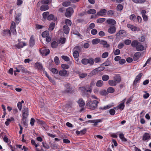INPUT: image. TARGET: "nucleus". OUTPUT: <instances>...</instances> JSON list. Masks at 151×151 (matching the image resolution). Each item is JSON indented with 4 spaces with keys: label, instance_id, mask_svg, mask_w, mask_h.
Instances as JSON below:
<instances>
[{
    "label": "nucleus",
    "instance_id": "1",
    "mask_svg": "<svg viewBox=\"0 0 151 151\" xmlns=\"http://www.w3.org/2000/svg\"><path fill=\"white\" fill-rule=\"evenodd\" d=\"M99 102L96 100H94L93 101L90 100L88 101L86 104L87 108L92 110L95 109L97 107V104Z\"/></svg>",
    "mask_w": 151,
    "mask_h": 151
},
{
    "label": "nucleus",
    "instance_id": "2",
    "mask_svg": "<svg viewBox=\"0 0 151 151\" xmlns=\"http://www.w3.org/2000/svg\"><path fill=\"white\" fill-rule=\"evenodd\" d=\"M71 84L69 83H66L64 85L65 88V90L64 91V92L67 93L71 94L74 93L75 91L73 88L71 87Z\"/></svg>",
    "mask_w": 151,
    "mask_h": 151
},
{
    "label": "nucleus",
    "instance_id": "3",
    "mask_svg": "<svg viewBox=\"0 0 151 151\" xmlns=\"http://www.w3.org/2000/svg\"><path fill=\"white\" fill-rule=\"evenodd\" d=\"M28 115V112H22V120L23 122V124L25 126H27L28 125L27 122Z\"/></svg>",
    "mask_w": 151,
    "mask_h": 151
},
{
    "label": "nucleus",
    "instance_id": "4",
    "mask_svg": "<svg viewBox=\"0 0 151 151\" xmlns=\"http://www.w3.org/2000/svg\"><path fill=\"white\" fill-rule=\"evenodd\" d=\"M66 12L65 13V16L68 18L71 16L72 14L73 13V9L71 7H69L66 9Z\"/></svg>",
    "mask_w": 151,
    "mask_h": 151
},
{
    "label": "nucleus",
    "instance_id": "5",
    "mask_svg": "<svg viewBox=\"0 0 151 151\" xmlns=\"http://www.w3.org/2000/svg\"><path fill=\"white\" fill-rule=\"evenodd\" d=\"M106 12L107 10L106 9H101L99 12H97L96 14V15L98 16L105 15Z\"/></svg>",
    "mask_w": 151,
    "mask_h": 151
},
{
    "label": "nucleus",
    "instance_id": "6",
    "mask_svg": "<svg viewBox=\"0 0 151 151\" xmlns=\"http://www.w3.org/2000/svg\"><path fill=\"white\" fill-rule=\"evenodd\" d=\"M35 43V40L33 35L31 36L30 38L29 44L30 47H33Z\"/></svg>",
    "mask_w": 151,
    "mask_h": 151
},
{
    "label": "nucleus",
    "instance_id": "7",
    "mask_svg": "<svg viewBox=\"0 0 151 151\" xmlns=\"http://www.w3.org/2000/svg\"><path fill=\"white\" fill-rule=\"evenodd\" d=\"M116 30V29L115 26H113L110 27L108 29V32L110 34L114 33Z\"/></svg>",
    "mask_w": 151,
    "mask_h": 151
},
{
    "label": "nucleus",
    "instance_id": "8",
    "mask_svg": "<svg viewBox=\"0 0 151 151\" xmlns=\"http://www.w3.org/2000/svg\"><path fill=\"white\" fill-rule=\"evenodd\" d=\"M125 99H124L122 101V102L120 104H119V105L116 108H117V109H119L121 110H122L124 109V107L125 106L124 103Z\"/></svg>",
    "mask_w": 151,
    "mask_h": 151
},
{
    "label": "nucleus",
    "instance_id": "9",
    "mask_svg": "<svg viewBox=\"0 0 151 151\" xmlns=\"http://www.w3.org/2000/svg\"><path fill=\"white\" fill-rule=\"evenodd\" d=\"M141 55V54L140 52H137L135 53L133 56V60L134 61L137 60L140 58Z\"/></svg>",
    "mask_w": 151,
    "mask_h": 151
},
{
    "label": "nucleus",
    "instance_id": "10",
    "mask_svg": "<svg viewBox=\"0 0 151 151\" xmlns=\"http://www.w3.org/2000/svg\"><path fill=\"white\" fill-rule=\"evenodd\" d=\"M35 66L36 69L38 70H42L43 66L40 63L37 62L35 64Z\"/></svg>",
    "mask_w": 151,
    "mask_h": 151
},
{
    "label": "nucleus",
    "instance_id": "11",
    "mask_svg": "<svg viewBox=\"0 0 151 151\" xmlns=\"http://www.w3.org/2000/svg\"><path fill=\"white\" fill-rule=\"evenodd\" d=\"M49 6L47 5L44 4L41 6L40 10L42 11H45L49 9Z\"/></svg>",
    "mask_w": 151,
    "mask_h": 151
},
{
    "label": "nucleus",
    "instance_id": "12",
    "mask_svg": "<svg viewBox=\"0 0 151 151\" xmlns=\"http://www.w3.org/2000/svg\"><path fill=\"white\" fill-rule=\"evenodd\" d=\"M63 29L65 34H68L69 33L70 29L67 25H64L63 27Z\"/></svg>",
    "mask_w": 151,
    "mask_h": 151
},
{
    "label": "nucleus",
    "instance_id": "13",
    "mask_svg": "<svg viewBox=\"0 0 151 151\" xmlns=\"http://www.w3.org/2000/svg\"><path fill=\"white\" fill-rule=\"evenodd\" d=\"M79 105L80 107H83L85 105V102L82 99H79L78 101Z\"/></svg>",
    "mask_w": 151,
    "mask_h": 151
},
{
    "label": "nucleus",
    "instance_id": "14",
    "mask_svg": "<svg viewBox=\"0 0 151 151\" xmlns=\"http://www.w3.org/2000/svg\"><path fill=\"white\" fill-rule=\"evenodd\" d=\"M114 80L116 83H119L121 81V76L119 75H117L114 77Z\"/></svg>",
    "mask_w": 151,
    "mask_h": 151
},
{
    "label": "nucleus",
    "instance_id": "15",
    "mask_svg": "<svg viewBox=\"0 0 151 151\" xmlns=\"http://www.w3.org/2000/svg\"><path fill=\"white\" fill-rule=\"evenodd\" d=\"M149 134L147 133H145L143 135L142 138V140L143 141H145L146 140L150 138Z\"/></svg>",
    "mask_w": 151,
    "mask_h": 151
},
{
    "label": "nucleus",
    "instance_id": "16",
    "mask_svg": "<svg viewBox=\"0 0 151 151\" xmlns=\"http://www.w3.org/2000/svg\"><path fill=\"white\" fill-rule=\"evenodd\" d=\"M59 73L60 76H65L67 73V71L65 69H63L60 70Z\"/></svg>",
    "mask_w": 151,
    "mask_h": 151
},
{
    "label": "nucleus",
    "instance_id": "17",
    "mask_svg": "<svg viewBox=\"0 0 151 151\" xmlns=\"http://www.w3.org/2000/svg\"><path fill=\"white\" fill-rule=\"evenodd\" d=\"M98 71L97 70V69L96 68L93 70L89 74L88 76L90 77L98 73Z\"/></svg>",
    "mask_w": 151,
    "mask_h": 151
},
{
    "label": "nucleus",
    "instance_id": "18",
    "mask_svg": "<svg viewBox=\"0 0 151 151\" xmlns=\"http://www.w3.org/2000/svg\"><path fill=\"white\" fill-rule=\"evenodd\" d=\"M127 27L131 29V30L133 31H134L137 30V27L134 26L131 24H128L127 25Z\"/></svg>",
    "mask_w": 151,
    "mask_h": 151
},
{
    "label": "nucleus",
    "instance_id": "19",
    "mask_svg": "<svg viewBox=\"0 0 151 151\" xmlns=\"http://www.w3.org/2000/svg\"><path fill=\"white\" fill-rule=\"evenodd\" d=\"M36 122L37 123L41 124L44 128H45V126L46 124L44 121L40 119H37L36 120Z\"/></svg>",
    "mask_w": 151,
    "mask_h": 151
},
{
    "label": "nucleus",
    "instance_id": "20",
    "mask_svg": "<svg viewBox=\"0 0 151 151\" xmlns=\"http://www.w3.org/2000/svg\"><path fill=\"white\" fill-rule=\"evenodd\" d=\"M49 143L50 144V147L52 149H57L58 148V145L55 144V142H53L52 143H51V142H49Z\"/></svg>",
    "mask_w": 151,
    "mask_h": 151
},
{
    "label": "nucleus",
    "instance_id": "21",
    "mask_svg": "<svg viewBox=\"0 0 151 151\" xmlns=\"http://www.w3.org/2000/svg\"><path fill=\"white\" fill-rule=\"evenodd\" d=\"M106 22L108 24H111L112 25H114L116 23V21L113 19H108L107 20Z\"/></svg>",
    "mask_w": 151,
    "mask_h": 151
},
{
    "label": "nucleus",
    "instance_id": "22",
    "mask_svg": "<svg viewBox=\"0 0 151 151\" xmlns=\"http://www.w3.org/2000/svg\"><path fill=\"white\" fill-rule=\"evenodd\" d=\"M136 49L137 51H142L144 50V47L142 45H138Z\"/></svg>",
    "mask_w": 151,
    "mask_h": 151
},
{
    "label": "nucleus",
    "instance_id": "23",
    "mask_svg": "<svg viewBox=\"0 0 151 151\" xmlns=\"http://www.w3.org/2000/svg\"><path fill=\"white\" fill-rule=\"evenodd\" d=\"M100 44H102L105 45V47L106 48H108L109 46V45L107 44V42L105 40H100Z\"/></svg>",
    "mask_w": 151,
    "mask_h": 151
},
{
    "label": "nucleus",
    "instance_id": "24",
    "mask_svg": "<svg viewBox=\"0 0 151 151\" xmlns=\"http://www.w3.org/2000/svg\"><path fill=\"white\" fill-rule=\"evenodd\" d=\"M104 84L103 82L101 80H99L96 83V85L98 87H101Z\"/></svg>",
    "mask_w": 151,
    "mask_h": 151
},
{
    "label": "nucleus",
    "instance_id": "25",
    "mask_svg": "<svg viewBox=\"0 0 151 151\" xmlns=\"http://www.w3.org/2000/svg\"><path fill=\"white\" fill-rule=\"evenodd\" d=\"M109 84L111 86H115L116 85V81L113 80H109L108 81Z\"/></svg>",
    "mask_w": 151,
    "mask_h": 151
},
{
    "label": "nucleus",
    "instance_id": "26",
    "mask_svg": "<svg viewBox=\"0 0 151 151\" xmlns=\"http://www.w3.org/2000/svg\"><path fill=\"white\" fill-rule=\"evenodd\" d=\"M139 44V42L137 40H134L131 43V45L133 47H137Z\"/></svg>",
    "mask_w": 151,
    "mask_h": 151
},
{
    "label": "nucleus",
    "instance_id": "27",
    "mask_svg": "<svg viewBox=\"0 0 151 151\" xmlns=\"http://www.w3.org/2000/svg\"><path fill=\"white\" fill-rule=\"evenodd\" d=\"M55 24L54 22H52L49 25V30L50 31H51L55 27Z\"/></svg>",
    "mask_w": 151,
    "mask_h": 151
},
{
    "label": "nucleus",
    "instance_id": "28",
    "mask_svg": "<svg viewBox=\"0 0 151 151\" xmlns=\"http://www.w3.org/2000/svg\"><path fill=\"white\" fill-rule=\"evenodd\" d=\"M100 39L99 38L95 39L92 40V42L93 45H96L100 43Z\"/></svg>",
    "mask_w": 151,
    "mask_h": 151
},
{
    "label": "nucleus",
    "instance_id": "29",
    "mask_svg": "<svg viewBox=\"0 0 151 151\" xmlns=\"http://www.w3.org/2000/svg\"><path fill=\"white\" fill-rule=\"evenodd\" d=\"M49 35V32L48 31H45L42 32V36L43 37H46Z\"/></svg>",
    "mask_w": 151,
    "mask_h": 151
},
{
    "label": "nucleus",
    "instance_id": "30",
    "mask_svg": "<svg viewBox=\"0 0 151 151\" xmlns=\"http://www.w3.org/2000/svg\"><path fill=\"white\" fill-rule=\"evenodd\" d=\"M89 60L88 59L83 58L81 60V63L84 65H87L88 63Z\"/></svg>",
    "mask_w": 151,
    "mask_h": 151
},
{
    "label": "nucleus",
    "instance_id": "31",
    "mask_svg": "<svg viewBox=\"0 0 151 151\" xmlns=\"http://www.w3.org/2000/svg\"><path fill=\"white\" fill-rule=\"evenodd\" d=\"M87 13L90 14H93L96 12V11L94 9H91L87 11Z\"/></svg>",
    "mask_w": 151,
    "mask_h": 151
},
{
    "label": "nucleus",
    "instance_id": "32",
    "mask_svg": "<svg viewBox=\"0 0 151 151\" xmlns=\"http://www.w3.org/2000/svg\"><path fill=\"white\" fill-rule=\"evenodd\" d=\"M123 6L121 4H119L117 6L116 9L118 11H121L123 9Z\"/></svg>",
    "mask_w": 151,
    "mask_h": 151
},
{
    "label": "nucleus",
    "instance_id": "33",
    "mask_svg": "<svg viewBox=\"0 0 151 151\" xmlns=\"http://www.w3.org/2000/svg\"><path fill=\"white\" fill-rule=\"evenodd\" d=\"M109 76L106 75H104L102 78V80L104 81H106L109 79Z\"/></svg>",
    "mask_w": 151,
    "mask_h": 151
},
{
    "label": "nucleus",
    "instance_id": "34",
    "mask_svg": "<svg viewBox=\"0 0 151 151\" xmlns=\"http://www.w3.org/2000/svg\"><path fill=\"white\" fill-rule=\"evenodd\" d=\"M108 93H112L115 91L114 89L112 87H109L108 88L107 90Z\"/></svg>",
    "mask_w": 151,
    "mask_h": 151
},
{
    "label": "nucleus",
    "instance_id": "35",
    "mask_svg": "<svg viewBox=\"0 0 151 151\" xmlns=\"http://www.w3.org/2000/svg\"><path fill=\"white\" fill-rule=\"evenodd\" d=\"M54 62L56 65H58L60 63V60L57 56H55L54 58Z\"/></svg>",
    "mask_w": 151,
    "mask_h": 151
},
{
    "label": "nucleus",
    "instance_id": "36",
    "mask_svg": "<svg viewBox=\"0 0 151 151\" xmlns=\"http://www.w3.org/2000/svg\"><path fill=\"white\" fill-rule=\"evenodd\" d=\"M51 46L53 48H56L58 46V43L56 41H54L52 42Z\"/></svg>",
    "mask_w": 151,
    "mask_h": 151
},
{
    "label": "nucleus",
    "instance_id": "37",
    "mask_svg": "<svg viewBox=\"0 0 151 151\" xmlns=\"http://www.w3.org/2000/svg\"><path fill=\"white\" fill-rule=\"evenodd\" d=\"M65 22L66 25L68 26H70L71 25L72 23L70 20L68 19H66L65 20Z\"/></svg>",
    "mask_w": 151,
    "mask_h": 151
},
{
    "label": "nucleus",
    "instance_id": "38",
    "mask_svg": "<svg viewBox=\"0 0 151 151\" xmlns=\"http://www.w3.org/2000/svg\"><path fill=\"white\" fill-rule=\"evenodd\" d=\"M73 55L75 58H77L79 56L78 52L77 50H75L73 53Z\"/></svg>",
    "mask_w": 151,
    "mask_h": 151
},
{
    "label": "nucleus",
    "instance_id": "39",
    "mask_svg": "<svg viewBox=\"0 0 151 151\" xmlns=\"http://www.w3.org/2000/svg\"><path fill=\"white\" fill-rule=\"evenodd\" d=\"M106 20L105 18H100L96 20V22L98 23H101L104 22Z\"/></svg>",
    "mask_w": 151,
    "mask_h": 151
},
{
    "label": "nucleus",
    "instance_id": "40",
    "mask_svg": "<svg viewBox=\"0 0 151 151\" xmlns=\"http://www.w3.org/2000/svg\"><path fill=\"white\" fill-rule=\"evenodd\" d=\"M61 68L64 69H67L69 68V65H68L63 64L61 65Z\"/></svg>",
    "mask_w": 151,
    "mask_h": 151
},
{
    "label": "nucleus",
    "instance_id": "41",
    "mask_svg": "<svg viewBox=\"0 0 151 151\" xmlns=\"http://www.w3.org/2000/svg\"><path fill=\"white\" fill-rule=\"evenodd\" d=\"M50 71L54 74H58V70L55 68H52L50 70Z\"/></svg>",
    "mask_w": 151,
    "mask_h": 151
},
{
    "label": "nucleus",
    "instance_id": "42",
    "mask_svg": "<svg viewBox=\"0 0 151 151\" xmlns=\"http://www.w3.org/2000/svg\"><path fill=\"white\" fill-rule=\"evenodd\" d=\"M100 94L103 96H106L108 95V93L107 91H106L105 90H103L100 91Z\"/></svg>",
    "mask_w": 151,
    "mask_h": 151
},
{
    "label": "nucleus",
    "instance_id": "43",
    "mask_svg": "<svg viewBox=\"0 0 151 151\" xmlns=\"http://www.w3.org/2000/svg\"><path fill=\"white\" fill-rule=\"evenodd\" d=\"M49 14V13L48 12H44L42 14L43 18L44 19H46L47 18V16Z\"/></svg>",
    "mask_w": 151,
    "mask_h": 151
},
{
    "label": "nucleus",
    "instance_id": "44",
    "mask_svg": "<svg viewBox=\"0 0 151 151\" xmlns=\"http://www.w3.org/2000/svg\"><path fill=\"white\" fill-rule=\"evenodd\" d=\"M142 76V73H139V74L136 77L135 80H136L137 81H139L141 77Z\"/></svg>",
    "mask_w": 151,
    "mask_h": 151
},
{
    "label": "nucleus",
    "instance_id": "45",
    "mask_svg": "<svg viewBox=\"0 0 151 151\" xmlns=\"http://www.w3.org/2000/svg\"><path fill=\"white\" fill-rule=\"evenodd\" d=\"M105 64V65L106 66H110L112 64V63L109 60V59H108L107 60L104 62Z\"/></svg>",
    "mask_w": 151,
    "mask_h": 151
},
{
    "label": "nucleus",
    "instance_id": "46",
    "mask_svg": "<svg viewBox=\"0 0 151 151\" xmlns=\"http://www.w3.org/2000/svg\"><path fill=\"white\" fill-rule=\"evenodd\" d=\"M91 87H89L88 86H86V92L91 93L92 92V88Z\"/></svg>",
    "mask_w": 151,
    "mask_h": 151
},
{
    "label": "nucleus",
    "instance_id": "47",
    "mask_svg": "<svg viewBox=\"0 0 151 151\" xmlns=\"http://www.w3.org/2000/svg\"><path fill=\"white\" fill-rule=\"evenodd\" d=\"M62 58L66 61H68L70 60V59L67 56L62 55L61 56Z\"/></svg>",
    "mask_w": 151,
    "mask_h": 151
},
{
    "label": "nucleus",
    "instance_id": "48",
    "mask_svg": "<svg viewBox=\"0 0 151 151\" xmlns=\"http://www.w3.org/2000/svg\"><path fill=\"white\" fill-rule=\"evenodd\" d=\"M3 34L5 35H7L10 36L11 35V32L9 30H4Z\"/></svg>",
    "mask_w": 151,
    "mask_h": 151
},
{
    "label": "nucleus",
    "instance_id": "49",
    "mask_svg": "<svg viewBox=\"0 0 151 151\" xmlns=\"http://www.w3.org/2000/svg\"><path fill=\"white\" fill-rule=\"evenodd\" d=\"M114 11L112 10H109L107 12V15L108 16H112L114 14Z\"/></svg>",
    "mask_w": 151,
    "mask_h": 151
},
{
    "label": "nucleus",
    "instance_id": "50",
    "mask_svg": "<svg viewBox=\"0 0 151 151\" xmlns=\"http://www.w3.org/2000/svg\"><path fill=\"white\" fill-rule=\"evenodd\" d=\"M54 17L53 15L50 14L47 17V18L48 20L50 21L53 19Z\"/></svg>",
    "mask_w": 151,
    "mask_h": 151
},
{
    "label": "nucleus",
    "instance_id": "51",
    "mask_svg": "<svg viewBox=\"0 0 151 151\" xmlns=\"http://www.w3.org/2000/svg\"><path fill=\"white\" fill-rule=\"evenodd\" d=\"M43 146L46 149H49L50 147L49 145L47 143L42 142V143Z\"/></svg>",
    "mask_w": 151,
    "mask_h": 151
},
{
    "label": "nucleus",
    "instance_id": "52",
    "mask_svg": "<svg viewBox=\"0 0 151 151\" xmlns=\"http://www.w3.org/2000/svg\"><path fill=\"white\" fill-rule=\"evenodd\" d=\"M94 122H93V123H94L93 125L94 126H96L97 125L98 123L99 122H101V119H96L94 120Z\"/></svg>",
    "mask_w": 151,
    "mask_h": 151
},
{
    "label": "nucleus",
    "instance_id": "53",
    "mask_svg": "<svg viewBox=\"0 0 151 151\" xmlns=\"http://www.w3.org/2000/svg\"><path fill=\"white\" fill-rule=\"evenodd\" d=\"M19 69L20 71H22V73H25L26 70L24 67L22 65H20L19 66Z\"/></svg>",
    "mask_w": 151,
    "mask_h": 151
},
{
    "label": "nucleus",
    "instance_id": "54",
    "mask_svg": "<svg viewBox=\"0 0 151 151\" xmlns=\"http://www.w3.org/2000/svg\"><path fill=\"white\" fill-rule=\"evenodd\" d=\"M86 87L82 86L81 87H80L79 88V89L81 90L82 91L83 93L84 94H85L86 93Z\"/></svg>",
    "mask_w": 151,
    "mask_h": 151
},
{
    "label": "nucleus",
    "instance_id": "55",
    "mask_svg": "<svg viewBox=\"0 0 151 151\" xmlns=\"http://www.w3.org/2000/svg\"><path fill=\"white\" fill-rule=\"evenodd\" d=\"M110 106L107 105L106 106H105L104 107H100L99 109L101 110H103L108 109L110 108Z\"/></svg>",
    "mask_w": 151,
    "mask_h": 151
},
{
    "label": "nucleus",
    "instance_id": "56",
    "mask_svg": "<svg viewBox=\"0 0 151 151\" xmlns=\"http://www.w3.org/2000/svg\"><path fill=\"white\" fill-rule=\"evenodd\" d=\"M88 59L89 60L88 63L91 65H93L94 63V60L92 58H90Z\"/></svg>",
    "mask_w": 151,
    "mask_h": 151
},
{
    "label": "nucleus",
    "instance_id": "57",
    "mask_svg": "<svg viewBox=\"0 0 151 151\" xmlns=\"http://www.w3.org/2000/svg\"><path fill=\"white\" fill-rule=\"evenodd\" d=\"M87 76V74L85 73H82L79 74V76L81 78H84Z\"/></svg>",
    "mask_w": 151,
    "mask_h": 151
},
{
    "label": "nucleus",
    "instance_id": "58",
    "mask_svg": "<svg viewBox=\"0 0 151 151\" xmlns=\"http://www.w3.org/2000/svg\"><path fill=\"white\" fill-rule=\"evenodd\" d=\"M109 112L111 115H114L115 113V111L114 109H111L109 111Z\"/></svg>",
    "mask_w": 151,
    "mask_h": 151
},
{
    "label": "nucleus",
    "instance_id": "59",
    "mask_svg": "<svg viewBox=\"0 0 151 151\" xmlns=\"http://www.w3.org/2000/svg\"><path fill=\"white\" fill-rule=\"evenodd\" d=\"M70 4V1H65L63 3L62 5L66 7L69 6Z\"/></svg>",
    "mask_w": 151,
    "mask_h": 151
},
{
    "label": "nucleus",
    "instance_id": "60",
    "mask_svg": "<svg viewBox=\"0 0 151 151\" xmlns=\"http://www.w3.org/2000/svg\"><path fill=\"white\" fill-rule=\"evenodd\" d=\"M73 34L75 35H77L78 37L81 36V35L76 30H74L73 32Z\"/></svg>",
    "mask_w": 151,
    "mask_h": 151
},
{
    "label": "nucleus",
    "instance_id": "61",
    "mask_svg": "<svg viewBox=\"0 0 151 151\" xmlns=\"http://www.w3.org/2000/svg\"><path fill=\"white\" fill-rule=\"evenodd\" d=\"M91 33L93 35H95L97 33V31L96 29H93L91 30Z\"/></svg>",
    "mask_w": 151,
    "mask_h": 151
},
{
    "label": "nucleus",
    "instance_id": "62",
    "mask_svg": "<svg viewBox=\"0 0 151 151\" xmlns=\"http://www.w3.org/2000/svg\"><path fill=\"white\" fill-rule=\"evenodd\" d=\"M108 53L107 52H106L103 53L101 57L103 58H105L107 57L108 55Z\"/></svg>",
    "mask_w": 151,
    "mask_h": 151
},
{
    "label": "nucleus",
    "instance_id": "63",
    "mask_svg": "<svg viewBox=\"0 0 151 151\" xmlns=\"http://www.w3.org/2000/svg\"><path fill=\"white\" fill-rule=\"evenodd\" d=\"M130 19L131 20H133L134 21L136 19V17L135 15L134 14L131 15L129 17Z\"/></svg>",
    "mask_w": 151,
    "mask_h": 151
},
{
    "label": "nucleus",
    "instance_id": "64",
    "mask_svg": "<svg viewBox=\"0 0 151 151\" xmlns=\"http://www.w3.org/2000/svg\"><path fill=\"white\" fill-rule=\"evenodd\" d=\"M124 43L125 45H129L131 43V41L130 40H126L124 41Z\"/></svg>",
    "mask_w": 151,
    "mask_h": 151
}]
</instances>
